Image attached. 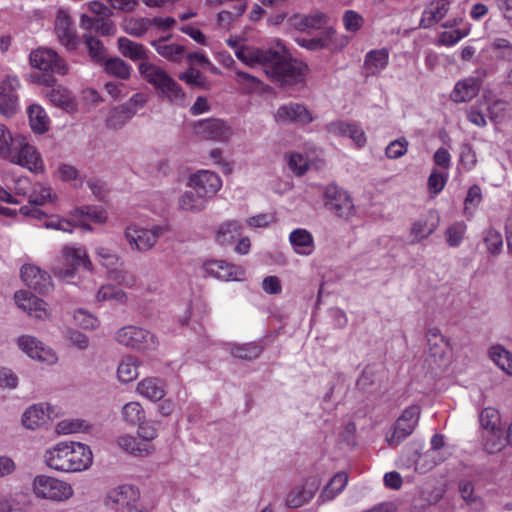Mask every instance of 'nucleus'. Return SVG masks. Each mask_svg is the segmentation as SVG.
<instances>
[{
	"mask_svg": "<svg viewBox=\"0 0 512 512\" xmlns=\"http://www.w3.org/2000/svg\"><path fill=\"white\" fill-rule=\"evenodd\" d=\"M61 409L50 403H37L28 407L22 416V423L27 429L35 430L45 425L49 420L58 418Z\"/></svg>",
	"mask_w": 512,
	"mask_h": 512,
	"instance_id": "14",
	"label": "nucleus"
},
{
	"mask_svg": "<svg viewBox=\"0 0 512 512\" xmlns=\"http://www.w3.org/2000/svg\"><path fill=\"white\" fill-rule=\"evenodd\" d=\"M90 424L83 419L67 418L59 421L55 426L58 435H69L74 433H85L90 429Z\"/></svg>",
	"mask_w": 512,
	"mask_h": 512,
	"instance_id": "49",
	"label": "nucleus"
},
{
	"mask_svg": "<svg viewBox=\"0 0 512 512\" xmlns=\"http://www.w3.org/2000/svg\"><path fill=\"white\" fill-rule=\"evenodd\" d=\"M236 76L238 77V83L243 87L245 92L253 93L261 89L262 82L255 76L240 70L236 71Z\"/></svg>",
	"mask_w": 512,
	"mask_h": 512,
	"instance_id": "60",
	"label": "nucleus"
},
{
	"mask_svg": "<svg viewBox=\"0 0 512 512\" xmlns=\"http://www.w3.org/2000/svg\"><path fill=\"white\" fill-rule=\"evenodd\" d=\"M389 63V51L385 48L370 50L366 53L363 73L366 77L379 75Z\"/></svg>",
	"mask_w": 512,
	"mask_h": 512,
	"instance_id": "33",
	"label": "nucleus"
},
{
	"mask_svg": "<svg viewBox=\"0 0 512 512\" xmlns=\"http://www.w3.org/2000/svg\"><path fill=\"white\" fill-rule=\"evenodd\" d=\"M105 71L120 79H128L131 75V66L124 60L115 57L105 61Z\"/></svg>",
	"mask_w": 512,
	"mask_h": 512,
	"instance_id": "54",
	"label": "nucleus"
},
{
	"mask_svg": "<svg viewBox=\"0 0 512 512\" xmlns=\"http://www.w3.org/2000/svg\"><path fill=\"white\" fill-rule=\"evenodd\" d=\"M470 32V29H453L449 31H443L439 35V43L444 46H453L458 43L461 39L466 37Z\"/></svg>",
	"mask_w": 512,
	"mask_h": 512,
	"instance_id": "61",
	"label": "nucleus"
},
{
	"mask_svg": "<svg viewBox=\"0 0 512 512\" xmlns=\"http://www.w3.org/2000/svg\"><path fill=\"white\" fill-rule=\"evenodd\" d=\"M325 207L336 217L346 221L356 215V207L350 194L337 185L330 184L324 191Z\"/></svg>",
	"mask_w": 512,
	"mask_h": 512,
	"instance_id": "7",
	"label": "nucleus"
},
{
	"mask_svg": "<svg viewBox=\"0 0 512 512\" xmlns=\"http://www.w3.org/2000/svg\"><path fill=\"white\" fill-rule=\"evenodd\" d=\"M321 479L312 475L305 479L304 483L293 489L287 496L286 503L291 508H298L308 503L318 491Z\"/></svg>",
	"mask_w": 512,
	"mask_h": 512,
	"instance_id": "23",
	"label": "nucleus"
},
{
	"mask_svg": "<svg viewBox=\"0 0 512 512\" xmlns=\"http://www.w3.org/2000/svg\"><path fill=\"white\" fill-rule=\"evenodd\" d=\"M479 421L484 432L487 430H499L501 428V418L497 409L487 407L483 409L479 415Z\"/></svg>",
	"mask_w": 512,
	"mask_h": 512,
	"instance_id": "55",
	"label": "nucleus"
},
{
	"mask_svg": "<svg viewBox=\"0 0 512 512\" xmlns=\"http://www.w3.org/2000/svg\"><path fill=\"white\" fill-rule=\"evenodd\" d=\"M439 223V217L434 213H429L415 220L410 227V244H417L432 235Z\"/></svg>",
	"mask_w": 512,
	"mask_h": 512,
	"instance_id": "27",
	"label": "nucleus"
},
{
	"mask_svg": "<svg viewBox=\"0 0 512 512\" xmlns=\"http://www.w3.org/2000/svg\"><path fill=\"white\" fill-rule=\"evenodd\" d=\"M53 200L54 195L52 194L51 188L43 184H37L29 196V205L22 206L19 212L24 216L41 219L44 214L38 206H42Z\"/></svg>",
	"mask_w": 512,
	"mask_h": 512,
	"instance_id": "24",
	"label": "nucleus"
},
{
	"mask_svg": "<svg viewBox=\"0 0 512 512\" xmlns=\"http://www.w3.org/2000/svg\"><path fill=\"white\" fill-rule=\"evenodd\" d=\"M55 33L59 42L69 50H74L79 44L75 26L67 10L59 9L55 19Z\"/></svg>",
	"mask_w": 512,
	"mask_h": 512,
	"instance_id": "21",
	"label": "nucleus"
},
{
	"mask_svg": "<svg viewBox=\"0 0 512 512\" xmlns=\"http://www.w3.org/2000/svg\"><path fill=\"white\" fill-rule=\"evenodd\" d=\"M242 233V224L235 219L224 220L214 230V241L220 246H229Z\"/></svg>",
	"mask_w": 512,
	"mask_h": 512,
	"instance_id": "31",
	"label": "nucleus"
},
{
	"mask_svg": "<svg viewBox=\"0 0 512 512\" xmlns=\"http://www.w3.org/2000/svg\"><path fill=\"white\" fill-rule=\"evenodd\" d=\"M29 125L36 134H44L49 130L50 119L43 107L32 104L27 109Z\"/></svg>",
	"mask_w": 512,
	"mask_h": 512,
	"instance_id": "39",
	"label": "nucleus"
},
{
	"mask_svg": "<svg viewBox=\"0 0 512 512\" xmlns=\"http://www.w3.org/2000/svg\"><path fill=\"white\" fill-rule=\"evenodd\" d=\"M335 31L332 29H329L325 31L320 37L315 38H304V37H296L295 41L296 43L305 49L311 50V51H317L324 48H331L334 37H335Z\"/></svg>",
	"mask_w": 512,
	"mask_h": 512,
	"instance_id": "42",
	"label": "nucleus"
},
{
	"mask_svg": "<svg viewBox=\"0 0 512 512\" xmlns=\"http://www.w3.org/2000/svg\"><path fill=\"white\" fill-rule=\"evenodd\" d=\"M442 461H444V457L440 452L427 450L424 453H420L418 447L410 446L399 457L398 465L401 468L414 467L416 472L424 474Z\"/></svg>",
	"mask_w": 512,
	"mask_h": 512,
	"instance_id": "8",
	"label": "nucleus"
},
{
	"mask_svg": "<svg viewBox=\"0 0 512 512\" xmlns=\"http://www.w3.org/2000/svg\"><path fill=\"white\" fill-rule=\"evenodd\" d=\"M138 363L136 359L128 357L123 359L117 368L118 380L122 383H130L138 377Z\"/></svg>",
	"mask_w": 512,
	"mask_h": 512,
	"instance_id": "52",
	"label": "nucleus"
},
{
	"mask_svg": "<svg viewBox=\"0 0 512 512\" xmlns=\"http://www.w3.org/2000/svg\"><path fill=\"white\" fill-rule=\"evenodd\" d=\"M109 278L114 282L126 288H133L136 286L137 278L134 274L119 267L109 275Z\"/></svg>",
	"mask_w": 512,
	"mask_h": 512,
	"instance_id": "63",
	"label": "nucleus"
},
{
	"mask_svg": "<svg viewBox=\"0 0 512 512\" xmlns=\"http://www.w3.org/2000/svg\"><path fill=\"white\" fill-rule=\"evenodd\" d=\"M208 202L204 196L188 188L179 195L177 207L182 212L198 214L206 209Z\"/></svg>",
	"mask_w": 512,
	"mask_h": 512,
	"instance_id": "35",
	"label": "nucleus"
},
{
	"mask_svg": "<svg viewBox=\"0 0 512 512\" xmlns=\"http://www.w3.org/2000/svg\"><path fill=\"white\" fill-rule=\"evenodd\" d=\"M467 232V225L464 221H456L449 225L445 231V239L450 247H459L465 234Z\"/></svg>",
	"mask_w": 512,
	"mask_h": 512,
	"instance_id": "53",
	"label": "nucleus"
},
{
	"mask_svg": "<svg viewBox=\"0 0 512 512\" xmlns=\"http://www.w3.org/2000/svg\"><path fill=\"white\" fill-rule=\"evenodd\" d=\"M226 42L235 50L241 62L250 67L261 66L266 76L275 83L293 85L304 80L307 66L288 57L285 45L279 39L275 41V48L239 46L238 40L234 38Z\"/></svg>",
	"mask_w": 512,
	"mask_h": 512,
	"instance_id": "1",
	"label": "nucleus"
},
{
	"mask_svg": "<svg viewBox=\"0 0 512 512\" xmlns=\"http://www.w3.org/2000/svg\"><path fill=\"white\" fill-rule=\"evenodd\" d=\"M31 65L44 72H57L65 74L67 72V66L63 59H61L57 53L48 48H38L30 54Z\"/></svg>",
	"mask_w": 512,
	"mask_h": 512,
	"instance_id": "19",
	"label": "nucleus"
},
{
	"mask_svg": "<svg viewBox=\"0 0 512 512\" xmlns=\"http://www.w3.org/2000/svg\"><path fill=\"white\" fill-rule=\"evenodd\" d=\"M15 301L17 306L31 317L39 320H47L50 318L51 312L45 301L30 292H17L15 294Z\"/></svg>",
	"mask_w": 512,
	"mask_h": 512,
	"instance_id": "22",
	"label": "nucleus"
},
{
	"mask_svg": "<svg viewBox=\"0 0 512 512\" xmlns=\"http://www.w3.org/2000/svg\"><path fill=\"white\" fill-rule=\"evenodd\" d=\"M73 221L84 230L90 231L92 228L89 222L103 224L107 221V213L104 209L95 206H84L76 208L71 212Z\"/></svg>",
	"mask_w": 512,
	"mask_h": 512,
	"instance_id": "30",
	"label": "nucleus"
},
{
	"mask_svg": "<svg viewBox=\"0 0 512 512\" xmlns=\"http://www.w3.org/2000/svg\"><path fill=\"white\" fill-rule=\"evenodd\" d=\"M118 48L124 57L133 61L145 60L147 58V52L144 46L126 37H120L118 39Z\"/></svg>",
	"mask_w": 512,
	"mask_h": 512,
	"instance_id": "47",
	"label": "nucleus"
},
{
	"mask_svg": "<svg viewBox=\"0 0 512 512\" xmlns=\"http://www.w3.org/2000/svg\"><path fill=\"white\" fill-rule=\"evenodd\" d=\"M222 184V179L217 173L199 170L189 176L187 188L195 190L209 201L221 189Z\"/></svg>",
	"mask_w": 512,
	"mask_h": 512,
	"instance_id": "13",
	"label": "nucleus"
},
{
	"mask_svg": "<svg viewBox=\"0 0 512 512\" xmlns=\"http://www.w3.org/2000/svg\"><path fill=\"white\" fill-rule=\"evenodd\" d=\"M168 232L165 224L141 225L132 223L124 229V238L132 251L147 253L158 243L159 239Z\"/></svg>",
	"mask_w": 512,
	"mask_h": 512,
	"instance_id": "5",
	"label": "nucleus"
},
{
	"mask_svg": "<svg viewBox=\"0 0 512 512\" xmlns=\"http://www.w3.org/2000/svg\"><path fill=\"white\" fill-rule=\"evenodd\" d=\"M150 28V18H130L123 24L124 31L135 37H142Z\"/></svg>",
	"mask_w": 512,
	"mask_h": 512,
	"instance_id": "56",
	"label": "nucleus"
},
{
	"mask_svg": "<svg viewBox=\"0 0 512 512\" xmlns=\"http://www.w3.org/2000/svg\"><path fill=\"white\" fill-rule=\"evenodd\" d=\"M134 115L135 109L120 105L111 110L107 124L111 128L118 129L125 125Z\"/></svg>",
	"mask_w": 512,
	"mask_h": 512,
	"instance_id": "51",
	"label": "nucleus"
},
{
	"mask_svg": "<svg viewBox=\"0 0 512 512\" xmlns=\"http://www.w3.org/2000/svg\"><path fill=\"white\" fill-rule=\"evenodd\" d=\"M64 260L72 266V269L59 270L57 273L61 278H68L73 275V269L82 266L88 271H92L93 265L89 259L87 252L82 247L66 245L62 249Z\"/></svg>",
	"mask_w": 512,
	"mask_h": 512,
	"instance_id": "25",
	"label": "nucleus"
},
{
	"mask_svg": "<svg viewBox=\"0 0 512 512\" xmlns=\"http://www.w3.org/2000/svg\"><path fill=\"white\" fill-rule=\"evenodd\" d=\"M44 462L50 469L58 472H81L92 465L93 454L86 444L61 441L45 451Z\"/></svg>",
	"mask_w": 512,
	"mask_h": 512,
	"instance_id": "3",
	"label": "nucleus"
},
{
	"mask_svg": "<svg viewBox=\"0 0 512 512\" xmlns=\"http://www.w3.org/2000/svg\"><path fill=\"white\" fill-rule=\"evenodd\" d=\"M204 276H210L222 281H240L244 279L243 268L228 263L225 260H206L202 264Z\"/></svg>",
	"mask_w": 512,
	"mask_h": 512,
	"instance_id": "17",
	"label": "nucleus"
},
{
	"mask_svg": "<svg viewBox=\"0 0 512 512\" xmlns=\"http://www.w3.org/2000/svg\"><path fill=\"white\" fill-rule=\"evenodd\" d=\"M138 70L142 78L156 89L160 98L177 106L186 104L184 91L162 67L148 61H142Z\"/></svg>",
	"mask_w": 512,
	"mask_h": 512,
	"instance_id": "4",
	"label": "nucleus"
},
{
	"mask_svg": "<svg viewBox=\"0 0 512 512\" xmlns=\"http://www.w3.org/2000/svg\"><path fill=\"white\" fill-rule=\"evenodd\" d=\"M348 483V475L345 472H338L333 476L319 496V501L327 502L333 500L340 494Z\"/></svg>",
	"mask_w": 512,
	"mask_h": 512,
	"instance_id": "44",
	"label": "nucleus"
},
{
	"mask_svg": "<svg viewBox=\"0 0 512 512\" xmlns=\"http://www.w3.org/2000/svg\"><path fill=\"white\" fill-rule=\"evenodd\" d=\"M156 52L171 62H180L185 55V47L176 43H167L165 39L151 42Z\"/></svg>",
	"mask_w": 512,
	"mask_h": 512,
	"instance_id": "40",
	"label": "nucleus"
},
{
	"mask_svg": "<svg viewBox=\"0 0 512 512\" xmlns=\"http://www.w3.org/2000/svg\"><path fill=\"white\" fill-rule=\"evenodd\" d=\"M85 43L89 51L90 57L95 62H101L105 59V48L102 42L93 37V36H85Z\"/></svg>",
	"mask_w": 512,
	"mask_h": 512,
	"instance_id": "62",
	"label": "nucleus"
},
{
	"mask_svg": "<svg viewBox=\"0 0 512 512\" xmlns=\"http://www.w3.org/2000/svg\"><path fill=\"white\" fill-rule=\"evenodd\" d=\"M121 417L127 425L136 426L146 419V413L139 402L131 401L123 405Z\"/></svg>",
	"mask_w": 512,
	"mask_h": 512,
	"instance_id": "48",
	"label": "nucleus"
},
{
	"mask_svg": "<svg viewBox=\"0 0 512 512\" xmlns=\"http://www.w3.org/2000/svg\"><path fill=\"white\" fill-rule=\"evenodd\" d=\"M96 300L98 302H113L117 305H125L128 301V295L119 287L106 284L102 285L96 294Z\"/></svg>",
	"mask_w": 512,
	"mask_h": 512,
	"instance_id": "45",
	"label": "nucleus"
},
{
	"mask_svg": "<svg viewBox=\"0 0 512 512\" xmlns=\"http://www.w3.org/2000/svg\"><path fill=\"white\" fill-rule=\"evenodd\" d=\"M325 130L334 137L349 138L358 149L363 148L367 143L366 133L357 122L337 119L327 123Z\"/></svg>",
	"mask_w": 512,
	"mask_h": 512,
	"instance_id": "16",
	"label": "nucleus"
},
{
	"mask_svg": "<svg viewBox=\"0 0 512 512\" xmlns=\"http://www.w3.org/2000/svg\"><path fill=\"white\" fill-rule=\"evenodd\" d=\"M31 489L36 498L52 502H65L74 495L70 483L47 475H37L32 481Z\"/></svg>",
	"mask_w": 512,
	"mask_h": 512,
	"instance_id": "6",
	"label": "nucleus"
},
{
	"mask_svg": "<svg viewBox=\"0 0 512 512\" xmlns=\"http://www.w3.org/2000/svg\"><path fill=\"white\" fill-rule=\"evenodd\" d=\"M73 319L76 325L87 330H93L99 325L98 319L93 314L84 309L76 310L73 314Z\"/></svg>",
	"mask_w": 512,
	"mask_h": 512,
	"instance_id": "59",
	"label": "nucleus"
},
{
	"mask_svg": "<svg viewBox=\"0 0 512 512\" xmlns=\"http://www.w3.org/2000/svg\"><path fill=\"white\" fill-rule=\"evenodd\" d=\"M483 441L484 449L488 453L493 454L501 451L505 447L508 437L504 436L503 429L494 431L487 430L483 433Z\"/></svg>",
	"mask_w": 512,
	"mask_h": 512,
	"instance_id": "50",
	"label": "nucleus"
},
{
	"mask_svg": "<svg viewBox=\"0 0 512 512\" xmlns=\"http://www.w3.org/2000/svg\"><path fill=\"white\" fill-rule=\"evenodd\" d=\"M0 158L34 173L44 171V162L37 149L21 133H13L0 123Z\"/></svg>",
	"mask_w": 512,
	"mask_h": 512,
	"instance_id": "2",
	"label": "nucleus"
},
{
	"mask_svg": "<svg viewBox=\"0 0 512 512\" xmlns=\"http://www.w3.org/2000/svg\"><path fill=\"white\" fill-rule=\"evenodd\" d=\"M326 22V15L320 11L310 14H295L289 18L290 25L301 32L320 29Z\"/></svg>",
	"mask_w": 512,
	"mask_h": 512,
	"instance_id": "37",
	"label": "nucleus"
},
{
	"mask_svg": "<svg viewBox=\"0 0 512 512\" xmlns=\"http://www.w3.org/2000/svg\"><path fill=\"white\" fill-rule=\"evenodd\" d=\"M21 278L29 288L39 293H47L52 288L51 277L35 265H23L21 268Z\"/></svg>",
	"mask_w": 512,
	"mask_h": 512,
	"instance_id": "26",
	"label": "nucleus"
},
{
	"mask_svg": "<svg viewBox=\"0 0 512 512\" xmlns=\"http://www.w3.org/2000/svg\"><path fill=\"white\" fill-rule=\"evenodd\" d=\"M96 260L107 270L108 276L119 266H123V261L119 254L106 246L98 245L95 248Z\"/></svg>",
	"mask_w": 512,
	"mask_h": 512,
	"instance_id": "41",
	"label": "nucleus"
},
{
	"mask_svg": "<svg viewBox=\"0 0 512 512\" xmlns=\"http://www.w3.org/2000/svg\"><path fill=\"white\" fill-rule=\"evenodd\" d=\"M48 100L55 106L62 108L68 112L74 111L76 104L70 92L61 86L52 88L46 94Z\"/></svg>",
	"mask_w": 512,
	"mask_h": 512,
	"instance_id": "46",
	"label": "nucleus"
},
{
	"mask_svg": "<svg viewBox=\"0 0 512 512\" xmlns=\"http://www.w3.org/2000/svg\"><path fill=\"white\" fill-rule=\"evenodd\" d=\"M491 361L504 373L512 376V353L502 345H493L488 350Z\"/></svg>",
	"mask_w": 512,
	"mask_h": 512,
	"instance_id": "43",
	"label": "nucleus"
},
{
	"mask_svg": "<svg viewBox=\"0 0 512 512\" xmlns=\"http://www.w3.org/2000/svg\"><path fill=\"white\" fill-rule=\"evenodd\" d=\"M140 493L132 485H120L111 489L106 496V505L116 511L130 509L138 501Z\"/></svg>",
	"mask_w": 512,
	"mask_h": 512,
	"instance_id": "20",
	"label": "nucleus"
},
{
	"mask_svg": "<svg viewBox=\"0 0 512 512\" xmlns=\"http://www.w3.org/2000/svg\"><path fill=\"white\" fill-rule=\"evenodd\" d=\"M480 87L481 80L479 78L467 77L455 84L450 94V98L455 103L468 102L478 94Z\"/></svg>",
	"mask_w": 512,
	"mask_h": 512,
	"instance_id": "32",
	"label": "nucleus"
},
{
	"mask_svg": "<svg viewBox=\"0 0 512 512\" xmlns=\"http://www.w3.org/2000/svg\"><path fill=\"white\" fill-rule=\"evenodd\" d=\"M261 352L262 347L254 342L237 345L232 349V354L235 357L245 360L255 359L261 354Z\"/></svg>",
	"mask_w": 512,
	"mask_h": 512,
	"instance_id": "58",
	"label": "nucleus"
},
{
	"mask_svg": "<svg viewBox=\"0 0 512 512\" xmlns=\"http://www.w3.org/2000/svg\"><path fill=\"white\" fill-rule=\"evenodd\" d=\"M193 131L196 136L204 140L227 142L232 134V128L221 119H204L193 124Z\"/></svg>",
	"mask_w": 512,
	"mask_h": 512,
	"instance_id": "12",
	"label": "nucleus"
},
{
	"mask_svg": "<svg viewBox=\"0 0 512 512\" xmlns=\"http://www.w3.org/2000/svg\"><path fill=\"white\" fill-rule=\"evenodd\" d=\"M483 241L487 251L492 255H498L503 249L502 235L494 228H488L484 231Z\"/></svg>",
	"mask_w": 512,
	"mask_h": 512,
	"instance_id": "57",
	"label": "nucleus"
},
{
	"mask_svg": "<svg viewBox=\"0 0 512 512\" xmlns=\"http://www.w3.org/2000/svg\"><path fill=\"white\" fill-rule=\"evenodd\" d=\"M426 337L428 343V353L430 357L434 359V363L437 366H440L448 354L450 347L449 340L443 336L440 330L437 328L429 329L427 331Z\"/></svg>",
	"mask_w": 512,
	"mask_h": 512,
	"instance_id": "28",
	"label": "nucleus"
},
{
	"mask_svg": "<svg viewBox=\"0 0 512 512\" xmlns=\"http://www.w3.org/2000/svg\"><path fill=\"white\" fill-rule=\"evenodd\" d=\"M20 82L17 77L8 76L0 82V114L10 118L16 114L19 109V99L17 90Z\"/></svg>",
	"mask_w": 512,
	"mask_h": 512,
	"instance_id": "18",
	"label": "nucleus"
},
{
	"mask_svg": "<svg viewBox=\"0 0 512 512\" xmlns=\"http://www.w3.org/2000/svg\"><path fill=\"white\" fill-rule=\"evenodd\" d=\"M16 342L19 349L33 360L46 365H54L58 361L56 352L32 335H21Z\"/></svg>",
	"mask_w": 512,
	"mask_h": 512,
	"instance_id": "11",
	"label": "nucleus"
},
{
	"mask_svg": "<svg viewBox=\"0 0 512 512\" xmlns=\"http://www.w3.org/2000/svg\"><path fill=\"white\" fill-rule=\"evenodd\" d=\"M489 50L497 52L499 59H506L512 55V43L505 38H495L489 45Z\"/></svg>",
	"mask_w": 512,
	"mask_h": 512,
	"instance_id": "64",
	"label": "nucleus"
},
{
	"mask_svg": "<svg viewBox=\"0 0 512 512\" xmlns=\"http://www.w3.org/2000/svg\"><path fill=\"white\" fill-rule=\"evenodd\" d=\"M420 413V407L417 405L407 407L396 420L391 435L386 436L387 443L396 447L409 437L418 424Z\"/></svg>",
	"mask_w": 512,
	"mask_h": 512,
	"instance_id": "10",
	"label": "nucleus"
},
{
	"mask_svg": "<svg viewBox=\"0 0 512 512\" xmlns=\"http://www.w3.org/2000/svg\"><path fill=\"white\" fill-rule=\"evenodd\" d=\"M116 341L137 350H151L157 347V339L150 331L136 326H125L116 333Z\"/></svg>",
	"mask_w": 512,
	"mask_h": 512,
	"instance_id": "9",
	"label": "nucleus"
},
{
	"mask_svg": "<svg viewBox=\"0 0 512 512\" xmlns=\"http://www.w3.org/2000/svg\"><path fill=\"white\" fill-rule=\"evenodd\" d=\"M288 241L293 252L299 256H310L316 248L312 233L305 228L292 230L289 233Z\"/></svg>",
	"mask_w": 512,
	"mask_h": 512,
	"instance_id": "29",
	"label": "nucleus"
},
{
	"mask_svg": "<svg viewBox=\"0 0 512 512\" xmlns=\"http://www.w3.org/2000/svg\"><path fill=\"white\" fill-rule=\"evenodd\" d=\"M450 9L448 0H433L425 7L420 20V27L430 28L441 21Z\"/></svg>",
	"mask_w": 512,
	"mask_h": 512,
	"instance_id": "36",
	"label": "nucleus"
},
{
	"mask_svg": "<svg viewBox=\"0 0 512 512\" xmlns=\"http://www.w3.org/2000/svg\"><path fill=\"white\" fill-rule=\"evenodd\" d=\"M274 119L282 125H308L314 121V116L304 104L289 102L278 107L274 113Z\"/></svg>",
	"mask_w": 512,
	"mask_h": 512,
	"instance_id": "15",
	"label": "nucleus"
},
{
	"mask_svg": "<svg viewBox=\"0 0 512 512\" xmlns=\"http://www.w3.org/2000/svg\"><path fill=\"white\" fill-rule=\"evenodd\" d=\"M136 392L143 398L157 402L166 395V384L160 378L147 377L138 382Z\"/></svg>",
	"mask_w": 512,
	"mask_h": 512,
	"instance_id": "34",
	"label": "nucleus"
},
{
	"mask_svg": "<svg viewBox=\"0 0 512 512\" xmlns=\"http://www.w3.org/2000/svg\"><path fill=\"white\" fill-rule=\"evenodd\" d=\"M115 442L122 451L133 456L146 457L154 452L152 444L140 442L131 434H122L116 438Z\"/></svg>",
	"mask_w": 512,
	"mask_h": 512,
	"instance_id": "38",
	"label": "nucleus"
}]
</instances>
